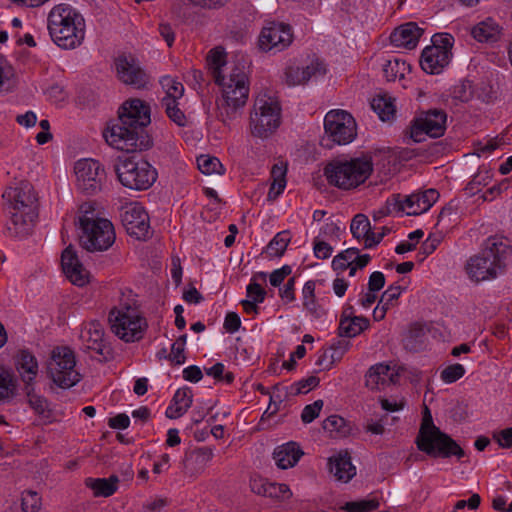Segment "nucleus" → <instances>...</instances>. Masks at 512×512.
<instances>
[{"label":"nucleus","mask_w":512,"mask_h":512,"mask_svg":"<svg viewBox=\"0 0 512 512\" xmlns=\"http://www.w3.org/2000/svg\"><path fill=\"white\" fill-rule=\"evenodd\" d=\"M207 66L221 88L218 103L223 122L235 119L249 95V78L245 62L227 60L226 52L221 47L211 49L207 55Z\"/></svg>","instance_id":"1"},{"label":"nucleus","mask_w":512,"mask_h":512,"mask_svg":"<svg viewBox=\"0 0 512 512\" xmlns=\"http://www.w3.org/2000/svg\"><path fill=\"white\" fill-rule=\"evenodd\" d=\"M6 201L10 219L6 225L9 237L23 239L33 231L38 212L37 198L29 183L8 187L2 195Z\"/></svg>","instance_id":"2"},{"label":"nucleus","mask_w":512,"mask_h":512,"mask_svg":"<svg viewBox=\"0 0 512 512\" xmlns=\"http://www.w3.org/2000/svg\"><path fill=\"white\" fill-rule=\"evenodd\" d=\"M85 19L68 3L54 5L47 15V30L51 40L66 50L79 47L85 38Z\"/></svg>","instance_id":"3"},{"label":"nucleus","mask_w":512,"mask_h":512,"mask_svg":"<svg viewBox=\"0 0 512 512\" xmlns=\"http://www.w3.org/2000/svg\"><path fill=\"white\" fill-rule=\"evenodd\" d=\"M510 254L511 247L505 239L489 237L483 242L481 251L467 260L465 272L475 283L496 279L504 272Z\"/></svg>","instance_id":"4"},{"label":"nucleus","mask_w":512,"mask_h":512,"mask_svg":"<svg viewBox=\"0 0 512 512\" xmlns=\"http://www.w3.org/2000/svg\"><path fill=\"white\" fill-rule=\"evenodd\" d=\"M79 218L81 234L80 244L88 252H103L108 250L116 240L113 223L94 212L91 204H84Z\"/></svg>","instance_id":"5"},{"label":"nucleus","mask_w":512,"mask_h":512,"mask_svg":"<svg viewBox=\"0 0 512 512\" xmlns=\"http://www.w3.org/2000/svg\"><path fill=\"white\" fill-rule=\"evenodd\" d=\"M373 163L367 157L350 159H334L324 168V175L328 183L341 190H352L371 176Z\"/></svg>","instance_id":"6"},{"label":"nucleus","mask_w":512,"mask_h":512,"mask_svg":"<svg viewBox=\"0 0 512 512\" xmlns=\"http://www.w3.org/2000/svg\"><path fill=\"white\" fill-rule=\"evenodd\" d=\"M416 444L420 451L432 457L456 456L460 459L465 455L464 450L449 435L434 425L427 406H425Z\"/></svg>","instance_id":"7"},{"label":"nucleus","mask_w":512,"mask_h":512,"mask_svg":"<svg viewBox=\"0 0 512 512\" xmlns=\"http://www.w3.org/2000/svg\"><path fill=\"white\" fill-rule=\"evenodd\" d=\"M281 123V106L276 97L266 92L259 93L250 114V132L258 138H267Z\"/></svg>","instance_id":"8"},{"label":"nucleus","mask_w":512,"mask_h":512,"mask_svg":"<svg viewBox=\"0 0 512 512\" xmlns=\"http://www.w3.org/2000/svg\"><path fill=\"white\" fill-rule=\"evenodd\" d=\"M114 169L119 182L132 190H146L157 179L156 169L148 161L137 156L119 157Z\"/></svg>","instance_id":"9"},{"label":"nucleus","mask_w":512,"mask_h":512,"mask_svg":"<svg viewBox=\"0 0 512 512\" xmlns=\"http://www.w3.org/2000/svg\"><path fill=\"white\" fill-rule=\"evenodd\" d=\"M108 321L112 333L126 343L142 339L147 322L136 308L121 305L109 312Z\"/></svg>","instance_id":"10"},{"label":"nucleus","mask_w":512,"mask_h":512,"mask_svg":"<svg viewBox=\"0 0 512 512\" xmlns=\"http://www.w3.org/2000/svg\"><path fill=\"white\" fill-rule=\"evenodd\" d=\"M47 373L61 388H70L78 383L80 374L76 369L74 352L68 347L54 348L47 363Z\"/></svg>","instance_id":"11"},{"label":"nucleus","mask_w":512,"mask_h":512,"mask_svg":"<svg viewBox=\"0 0 512 512\" xmlns=\"http://www.w3.org/2000/svg\"><path fill=\"white\" fill-rule=\"evenodd\" d=\"M454 38L448 33L435 34L432 37V45L427 46L421 54L420 65L428 74H440L450 63L451 49Z\"/></svg>","instance_id":"12"},{"label":"nucleus","mask_w":512,"mask_h":512,"mask_svg":"<svg viewBox=\"0 0 512 512\" xmlns=\"http://www.w3.org/2000/svg\"><path fill=\"white\" fill-rule=\"evenodd\" d=\"M326 136L335 144L346 145L357 136V124L350 113L341 109L330 110L324 117Z\"/></svg>","instance_id":"13"},{"label":"nucleus","mask_w":512,"mask_h":512,"mask_svg":"<svg viewBox=\"0 0 512 512\" xmlns=\"http://www.w3.org/2000/svg\"><path fill=\"white\" fill-rule=\"evenodd\" d=\"M447 115L443 110L431 109L420 113L411 123L410 138L420 143L426 137H441L446 130Z\"/></svg>","instance_id":"14"},{"label":"nucleus","mask_w":512,"mask_h":512,"mask_svg":"<svg viewBox=\"0 0 512 512\" xmlns=\"http://www.w3.org/2000/svg\"><path fill=\"white\" fill-rule=\"evenodd\" d=\"M293 42L292 27L283 22H268L258 36V47L262 52L278 53Z\"/></svg>","instance_id":"15"},{"label":"nucleus","mask_w":512,"mask_h":512,"mask_svg":"<svg viewBox=\"0 0 512 512\" xmlns=\"http://www.w3.org/2000/svg\"><path fill=\"white\" fill-rule=\"evenodd\" d=\"M74 172L77 187L81 191L93 194L101 189L105 172L98 161L94 159H80L75 163Z\"/></svg>","instance_id":"16"},{"label":"nucleus","mask_w":512,"mask_h":512,"mask_svg":"<svg viewBox=\"0 0 512 512\" xmlns=\"http://www.w3.org/2000/svg\"><path fill=\"white\" fill-rule=\"evenodd\" d=\"M121 221L129 235L137 239H145L149 236V216L140 203L132 202L123 206Z\"/></svg>","instance_id":"17"},{"label":"nucleus","mask_w":512,"mask_h":512,"mask_svg":"<svg viewBox=\"0 0 512 512\" xmlns=\"http://www.w3.org/2000/svg\"><path fill=\"white\" fill-rule=\"evenodd\" d=\"M106 142L113 148L126 152H134L138 148V131L117 121L103 133Z\"/></svg>","instance_id":"18"},{"label":"nucleus","mask_w":512,"mask_h":512,"mask_svg":"<svg viewBox=\"0 0 512 512\" xmlns=\"http://www.w3.org/2000/svg\"><path fill=\"white\" fill-rule=\"evenodd\" d=\"M115 69L118 79L124 84L142 88L149 82L147 74L132 56H119L115 60Z\"/></svg>","instance_id":"19"},{"label":"nucleus","mask_w":512,"mask_h":512,"mask_svg":"<svg viewBox=\"0 0 512 512\" xmlns=\"http://www.w3.org/2000/svg\"><path fill=\"white\" fill-rule=\"evenodd\" d=\"M118 120L138 131L150 124V108L142 100L132 99L123 104Z\"/></svg>","instance_id":"20"},{"label":"nucleus","mask_w":512,"mask_h":512,"mask_svg":"<svg viewBox=\"0 0 512 512\" xmlns=\"http://www.w3.org/2000/svg\"><path fill=\"white\" fill-rule=\"evenodd\" d=\"M325 68L318 61H312L308 65H300L290 62L284 69V81L290 87L305 85L317 75H323Z\"/></svg>","instance_id":"21"},{"label":"nucleus","mask_w":512,"mask_h":512,"mask_svg":"<svg viewBox=\"0 0 512 512\" xmlns=\"http://www.w3.org/2000/svg\"><path fill=\"white\" fill-rule=\"evenodd\" d=\"M61 264L66 277L77 286H84L89 282L90 273L80 262L77 252L69 245L61 256Z\"/></svg>","instance_id":"22"},{"label":"nucleus","mask_w":512,"mask_h":512,"mask_svg":"<svg viewBox=\"0 0 512 512\" xmlns=\"http://www.w3.org/2000/svg\"><path fill=\"white\" fill-rule=\"evenodd\" d=\"M398 372L394 366L378 363L369 368L365 375V384L370 390L380 391L398 381Z\"/></svg>","instance_id":"23"},{"label":"nucleus","mask_w":512,"mask_h":512,"mask_svg":"<svg viewBox=\"0 0 512 512\" xmlns=\"http://www.w3.org/2000/svg\"><path fill=\"white\" fill-rule=\"evenodd\" d=\"M422 34V28L414 22H408L396 28L391 34L390 40L397 48L414 49Z\"/></svg>","instance_id":"24"},{"label":"nucleus","mask_w":512,"mask_h":512,"mask_svg":"<svg viewBox=\"0 0 512 512\" xmlns=\"http://www.w3.org/2000/svg\"><path fill=\"white\" fill-rule=\"evenodd\" d=\"M104 335V328L101 323L92 321L83 327L80 339L86 349L95 351L98 354H103L105 348Z\"/></svg>","instance_id":"25"},{"label":"nucleus","mask_w":512,"mask_h":512,"mask_svg":"<svg viewBox=\"0 0 512 512\" xmlns=\"http://www.w3.org/2000/svg\"><path fill=\"white\" fill-rule=\"evenodd\" d=\"M302 455L303 451L297 443L287 442L274 449L273 459L280 469H288L294 467Z\"/></svg>","instance_id":"26"},{"label":"nucleus","mask_w":512,"mask_h":512,"mask_svg":"<svg viewBox=\"0 0 512 512\" xmlns=\"http://www.w3.org/2000/svg\"><path fill=\"white\" fill-rule=\"evenodd\" d=\"M16 368L25 387L32 386L38 375V362L35 356L27 350H21L16 357Z\"/></svg>","instance_id":"27"},{"label":"nucleus","mask_w":512,"mask_h":512,"mask_svg":"<svg viewBox=\"0 0 512 512\" xmlns=\"http://www.w3.org/2000/svg\"><path fill=\"white\" fill-rule=\"evenodd\" d=\"M329 470L334 477L341 482H348L356 474V468L352 465L347 453H339L329 458Z\"/></svg>","instance_id":"28"},{"label":"nucleus","mask_w":512,"mask_h":512,"mask_svg":"<svg viewBox=\"0 0 512 512\" xmlns=\"http://www.w3.org/2000/svg\"><path fill=\"white\" fill-rule=\"evenodd\" d=\"M193 403V393L190 388L178 389L166 409V416L170 419H177L183 416Z\"/></svg>","instance_id":"29"},{"label":"nucleus","mask_w":512,"mask_h":512,"mask_svg":"<svg viewBox=\"0 0 512 512\" xmlns=\"http://www.w3.org/2000/svg\"><path fill=\"white\" fill-rule=\"evenodd\" d=\"M502 28L493 18H486L471 29V35L478 42H495L500 38Z\"/></svg>","instance_id":"30"},{"label":"nucleus","mask_w":512,"mask_h":512,"mask_svg":"<svg viewBox=\"0 0 512 512\" xmlns=\"http://www.w3.org/2000/svg\"><path fill=\"white\" fill-rule=\"evenodd\" d=\"M119 479L117 476L109 478H87L85 484L93 491L95 497H109L118 489Z\"/></svg>","instance_id":"31"},{"label":"nucleus","mask_w":512,"mask_h":512,"mask_svg":"<svg viewBox=\"0 0 512 512\" xmlns=\"http://www.w3.org/2000/svg\"><path fill=\"white\" fill-rule=\"evenodd\" d=\"M17 395V383L13 373L6 367L0 366V402L9 403Z\"/></svg>","instance_id":"32"},{"label":"nucleus","mask_w":512,"mask_h":512,"mask_svg":"<svg viewBox=\"0 0 512 512\" xmlns=\"http://www.w3.org/2000/svg\"><path fill=\"white\" fill-rule=\"evenodd\" d=\"M25 390L29 406L44 423H50L52 421V413L48 401L44 397L36 394L32 386L25 387Z\"/></svg>","instance_id":"33"},{"label":"nucleus","mask_w":512,"mask_h":512,"mask_svg":"<svg viewBox=\"0 0 512 512\" xmlns=\"http://www.w3.org/2000/svg\"><path fill=\"white\" fill-rule=\"evenodd\" d=\"M369 326V322L364 317H346L343 316L340 320L339 333L345 337H355Z\"/></svg>","instance_id":"34"},{"label":"nucleus","mask_w":512,"mask_h":512,"mask_svg":"<svg viewBox=\"0 0 512 512\" xmlns=\"http://www.w3.org/2000/svg\"><path fill=\"white\" fill-rule=\"evenodd\" d=\"M287 169L283 164H275L271 170L272 183L268 192V199L275 200L286 187Z\"/></svg>","instance_id":"35"},{"label":"nucleus","mask_w":512,"mask_h":512,"mask_svg":"<svg viewBox=\"0 0 512 512\" xmlns=\"http://www.w3.org/2000/svg\"><path fill=\"white\" fill-rule=\"evenodd\" d=\"M395 197L398 198L399 212H404L407 215H420L427 211L426 207H422L425 205V201L420 193L411 194L403 199L399 195Z\"/></svg>","instance_id":"36"},{"label":"nucleus","mask_w":512,"mask_h":512,"mask_svg":"<svg viewBox=\"0 0 512 512\" xmlns=\"http://www.w3.org/2000/svg\"><path fill=\"white\" fill-rule=\"evenodd\" d=\"M162 89L165 96L161 102H168L172 100H180L184 94V86L181 82L171 76H164L160 80Z\"/></svg>","instance_id":"37"},{"label":"nucleus","mask_w":512,"mask_h":512,"mask_svg":"<svg viewBox=\"0 0 512 512\" xmlns=\"http://www.w3.org/2000/svg\"><path fill=\"white\" fill-rule=\"evenodd\" d=\"M371 107L382 121L390 120L395 115V106L390 97L378 95L372 99Z\"/></svg>","instance_id":"38"},{"label":"nucleus","mask_w":512,"mask_h":512,"mask_svg":"<svg viewBox=\"0 0 512 512\" xmlns=\"http://www.w3.org/2000/svg\"><path fill=\"white\" fill-rule=\"evenodd\" d=\"M379 500L375 496L346 502L340 508L347 512H372L378 509Z\"/></svg>","instance_id":"39"},{"label":"nucleus","mask_w":512,"mask_h":512,"mask_svg":"<svg viewBox=\"0 0 512 512\" xmlns=\"http://www.w3.org/2000/svg\"><path fill=\"white\" fill-rule=\"evenodd\" d=\"M197 166L201 173L205 175L223 174L224 167L217 157L210 155H200L197 157Z\"/></svg>","instance_id":"40"},{"label":"nucleus","mask_w":512,"mask_h":512,"mask_svg":"<svg viewBox=\"0 0 512 512\" xmlns=\"http://www.w3.org/2000/svg\"><path fill=\"white\" fill-rule=\"evenodd\" d=\"M290 242L289 233L282 231L277 233L266 247V253L270 257H280L285 252Z\"/></svg>","instance_id":"41"},{"label":"nucleus","mask_w":512,"mask_h":512,"mask_svg":"<svg viewBox=\"0 0 512 512\" xmlns=\"http://www.w3.org/2000/svg\"><path fill=\"white\" fill-rule=\"evenodd\" d=\"M350 230L355 238L363 239L365 243L371 233V225L368 217L364 214H357L354 216L350 225Z\"/></svg>","instance_id":"42"},{"label":"nucleus","mask_w":512,"mask_h":512,"mask_svg":"<svg viewBox=\"0 0 512 512\" xmlns=\"http://www.w3.org/2000/svg\"><path fill=\"white\" fill-rule=\"evenodd\" d=\"M407 69L408 65L406 62L397 58L387 60L383 65V73L388 81H395L398 78H403Z\"/></svg>","instance_id":"43"},{"label":"nucleus","mask_w":512,"mask_h":512,"mask_svg":"<svg viewBox=\"0 0 512 512\" xmlns=\"http://www.w3.org/2000/svg\"><path fill=\"white\" fill-rule=\"evenodd\" d=\"M355 259H357V248H348L334 257L332 267L337 273L344 272Z\"/></svg>","instance_id":"44"},{"label":"nucleus","mask_w":512,"mask_h":512,"mask_svg":"<svg viewBox=\"0 0 512 512\" xmlns=\"http://www.w3.org/2000/svg\"><path fill=\"white\" fill-rule=\"evenodd\" d=\"M163 109L167 117L177 124L178 126H185L187 123V118L185 113L180 108L179 100H172L168 102H161Z\"/></svg>","instance_id":"45"},{"label":"nucleus","mask_w":512,"mask_h":512,"mask_svg":"<svg viewBox=\"0 0 512 512\" xmlns=\"http://www.w3.org/2000/svg\"><path fill=\"white\" fill-rule=\"evenodd\" d=\"M266 273L259 272L256 274L250 284L246 288L247 298L248 300L262 303L266 296V291L261 287L260 284L255 282L256 279L266 280Z\"/></svg>","instance_id":"46"},{"label":"nucleus","mask_w":512,"mask_h":512,"mask_svg":"<svg viewBox=\"0 0 512 512\" xmlns=\"http://www.w3.org/2000/svg\"><path fill=\"white\" fill-rule=\"evenodd\" d=\"M263 492L265 497L278 500H287L292 496L290 488L284 483L269 482Z\"/></svg>","instance_id":"47"},{"label":"nucleus","mask_w":512,"mask_h":512,"mask_svg":"<svg viewBox=\"0 0 512 512\" xmlns=\"http://www.w3.org/2000/svg\"><path fill=\"white\" fill-rule=\"evenodd\" d=\"M315 288L316 283L313 280L307 281L302 288L303 306L311 313H316L317 311Z\"/></svg>","instance_id":"48"},{"label":"nucleus","mask_w":512,"mask_h":512,"mask_svg":"<svg viewBox=\"0 0 512 512\" xmlns=\"http://www.w3.org/2000/svg\"><path fill=\"white\" fill-rule=\"evenodd\" d=\"M466 373L462 364L455 363L445 367L441 373L440 378L446 384H451L461 379Z\"/></svg>","instance_id":"49"},{"label":"nucleus","mask_w":512,"mask_h":512,"mask_svg":"<svg viewBox=\"0 0 512 512\" xmlns=\"http://www.w3.org/2000/svg\"><path fill=\"white\" fill-rule=\"evenodd\" d=\"M348 350V343L339 342L336 345H332L329 351L323 354V360H328L323 366V369H330L335 361H339Z\"/></svg>","instance_id":"50"},{"label":"nucleus","mask_w":512,"mask_h":512,"mask_svg":"<svg viewBox=\"0 0 512 512\" xmlns=\"http://www.w3.org/2000/svg\"><path fill=\"white\" fill-rule=\"evenodd\" d=\"M23 512H38L41 508V498L35 491H25L21 497Z\"/></svg>","instance_id":"51"},{"label":"nucleus","mask_w":512,"mask_h":512,"mask_svg":"<svg viewBox=\"0 0 512 512\" xmlns=\"http://www.w3.org/2000/svg\"><path fill=\"white\" fill-rule=\"evenodd\" d=\"M14 75L12 66L0 54V92L6 91L11 86V79Z\"/></svg>","instance_id":"52"},{"label":"nucleus","mask_w":512,"mask_h":512,"mask_svg":"<svg viewBox=\"0 0 512 512\" xmlns=\"http://www.w3.org/2000/svg\"><path fill=\"white\" fill-rule=\"evenodd\" d=\"M323 405L324 402L321 399L314 401L312 404L306 405L301 413V420L303 423L308 424L314 421L319 416Z\"/></svg>","instance_id":"53"},{"label":"nucleus","mask_w":512,"mask_h":512,"mask_svg":"<svg viewBox=\"0 0 512 512\" xmlns=\"http://www.w3.org/2000/svg\"><path fill=\"white\" fill-rule=\"evenodd\" d=\"M423 235L424 233L420 229L411 232L408 235V241H404L398 244L395 248V252L397 254H404L406 252L414 250L417 242L423 237Z\"/></svg>","instance_id":"54"},{"label":"nucleus","mask_w":512,"mask_h":512,"mask_svg":"<svg viewBox=\"0 0 512 512\" xmlns=\"http://www.w3.org/2000/svg\"><path fill=\"white\" fill-rule=\"evenodd\" d=\"M441 239L436 235H429L428 238L422 243L419 251L421 255L420 260L423 261L427 256L432 254L439 246Z\"/></svg>","instance_id":"55"},{"label":"nucleus","mask_w":512,"mask_h":512,"mask_svg":"<svg viewBox=\"0 0 512 512\" xmlns=\"http://www.w3.org/2000/svg\"><path fill=\"white\" fill-rule=\"evenodd\" d=\"M291 273L292 268L289 265H284L269 275V282L272 286L279 287Z\"/></svg>","instance_id":"56"},{"label":"nucleus","mask_w":512,"mask_h":512,"mask_svg":"<svg viewBox=\"0 0 512 512\" xmlns=\"http://www.w3.org/2000/svg\"><path fill=\"white\" fill-rule=\"evenodd\" d=\"M295 277H290L283 288L279 289V296L285 303L295 300Z\"/></svg>","instance_id":"57"},{"label":"nucleus","mask_w":512,"mask_h":512,"mask_svg":"<svg viewBox=\"0 0 512 512\" xmlns=\"http://www.w3.org/2000/svg\"><path fill=\"white\" fill-rule=\"evenodd\" d=\"M345 421L338 415H331L323 421V429L329 433L340 432Z\"/></svg>","instance_id":"58"},{"label":"nucleus","mask_w":512,"mask_h":512,"mask_svg":"<svg viewBox=\"0 0 512 512\" xmlns=\"http://www.w3.org/2000/svg\"><path fill=\"white\" fill-rule=\"evenodd\" d=\"M403 289L398 285L389 286L381 295L380 302L387 304H394V302L400 297Z\"/></svg>","instance_id":"59"},{"label":"nucleus","mask_w":512,"mask_h":512,"mask_svg":"<svg viewBox=\"0 0 512 512\" xmlns=\"http://www.w3.org/2000/svg\"><path fill=\"white\" fill-rule=\"evenodd\" d=\"M170 360L176 365H181L185 362L186 357L184 355V342L176 341L172 344Z\"/></svg>","instance_id":"60"},{"label":"nucleus","mask_w":512,"mask_h":512,"mask_svg":"<svg viewBox=\"0 0 512 512\" xmlns=\"http://www.w3.org/2000/svg\"><path fill=\"white\" fill-rule=\"evenodd\" d=\"M333 248L325 241L316 238L314 240V254L318 259H327L331 256Z\"/></svg>","instance_id":"61"},{"label":"nucleus","mask_w":512,"mask_h":512,"mask_svg":"<svg viewBox=\"0 0 512 512\" xmlns=\"http://www.w3.org/2000/svg\"><path fill=\"white\" fill-rule=\"evenodd\" d=\"M382 409L388 412H396L402 410L406 405V400L402 397L399 399H380Z\"/></svg>","instance_id":"62"},{"label":"nucleus","mask_w":512,"mask_h":512,"mask_svg":"<svg viewBox=\"0 0 512 512\" xmlns=\"http://www.w3.org/2000/svg\"><path fill=\"white\" fill-rule=\"evenodd\" d=\"M494 439L497 441L502 448L512 447V427L503 429L498 433L494 434Z\"/></svg>","instance_id":"63"},{"label":"nucleus","mask_w":512,"mask_h":512,"mask_svg":"<svg viewBox=\"0 0 512 512\" xmlns=\"http://www.w3.org/2000/svg\"><path fill=\"white\" fill-rule=\"evenodd\" d=\"M385 285V276L380 271L373 272L368 281V289L371 291H380Z\"/></svg>","instance_id":"64"}]
</instances>
